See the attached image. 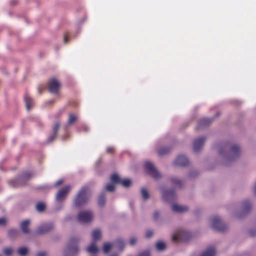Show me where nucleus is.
Wrapping results in <instances>:
<instances>
[{
	"instance_id": "29",
	"label": "nucleus",
	"mask_w": 256,
	"mask_h": 256,
	"mask_svg": "<svg viewBox=\"0 0 256 256\" xmlns=\"http://www.w3.org/2000/svg\"><path fill=\"white\" fill-rule=\"evenodd\" d=\"M170 182L172 184L178 186L179 188H181L182 186V182L180 180L178 179L175 177H172L170 178Z\"/></svg>"
},
{
	"instance_id": "37",
	"label": "nucleus",
	"mask_w": 256,
	"mask_h": 256,
	"mask_svg": "<svg viewBox=\"0 0 256 256\" xmlns=\"http://www.w3.org/2000/svg\"><path fill=\"white\" fill-rule=\"evenodd\" d=\"M106 190L108 192H114L115 190V184L111 182L106 186Z\"/></svg>"
},
{
	"instance_id": "53",
	"label": "nucleus",
	"mask_w": 256,
	"mask_h": 256,
	"mask_svg": "<svg viewBox=\"0 0 256 256\" xmlns=\"http://www.w3.org/2000/svg\"><path fill=\"white\" fill-rule=\"evenodd\" d=\"M0 256H2L0 255Z\"/></svg>"
},
{
	"instance_id": "31",
	"label": "nucleus",
	"mask_w": 256,
	"mask_h": 256,
	"mask_svg": "<svg viewBox=\"0 0 256 256\" xmlns=\"http://www.w3.org/2000/svg\"><path fill=\"white\" fill-rule=\"evenodd\" d=\"M18 234V230L12 229L8 230V236L10 238H14L17 236Z\"/></svg>"
},
{
	"instance_id": "8",
	"label": "nucleus",
	"mask_w": 256,
	"mask_h": 256,
	"mask_svg": "<svg viewBox=\"0 0 256 256\" xmlns=\"http://www.w3.org/2000/svg\"><path fill=\"white\" fill-rule=\"evenodd\" d=\"M71 186H66L60 188L56 196V200L58 202H62L66 198L68 194Z\"/></svg>"
},
{
	"instance_id": "34",
	"label": "nucleus",
	"mask_w": 256,
	"mask_h": 256,
	"mask_svg": "<svg viewBox=\"0 0 256 256\" xmlns=\"http://www.w3.org/2000/svg\"><path fill=\"white\" fill-rule=\"evenodd\" d=\"M28 252V248L26 247L20 248L18 250V254L21 256H25Z\"/></svg>"
},
{
	"instance_id": "30",
	"label": "nucleus",
	"mask_w": 256,
	"mask_h": 256,
	"mask_svg": "<svg viewBox=\"0 0 256 256\" xmlns=\"http://www.w3.org/2000/svg\"><path fill=\"white\" fill-rule=\"evenodd\" d=\"M141 194L142 198L144 200H147L150 198V196L148 191L146 188H142L141 189Z\"/></svg>"
},
{
	"instance_id": "19",
	"label": "nucleus",
	"mask_w": 256,
	"mask_h": 256,
	"mask_svg": "<svg viewBox=\"0 0 256 256\" xmlns=\"http://www.w3.org/2000/svg\"><path fill=\"white\" fill-rule=\"evenodd\" d=\"M216 250L214 247L207 248L200 256H214Z\"/></svg>"
},
{
	"instance_id": "39",
	"label": "nucleus",
	"mask_w": 256,
	"mask_h": 256,
	"mask_svg": "<svg viewBox=\"0 0 256 256\" xmlns=\"http://www.w3.org/2000/svg\"><path fill=\"white\" fill-rule=\"evenodd\" d=\"M154 234V231L152 230H148L146 232V237L147 238H151Z\"/></svg>"
},
{
	"instance_id": "47",
	"label": "nucleus",
	"mask_w": 256,
	"mask_h": 256,
	"mask_svg": "<svg viewBox=\"0 0 256 256\" xmlns=\"http://www.w3.org/2000/svg\"><path fill=\"white\" fill-rule=\"evenodd\" d=\"M62 180H59L58 182H56V183L55 184L56 186H58L60 184H62Z\"/></svg>"
},
{
	"instance_id": "46",
	"label": "nucleus",
	"mask_w": 256,
	"mask_h": 256,
	"mask_svg": "<svg viewBox=\"0 0 256 256\" xmlns=\"http://www.w3.org/2000/svg\"><path fill=\"white\" fill-rule=\"evenodd\" d=\"M46 253L44 252H40L38 253L36 256H46Z\"/></svg>"
},
{
	"instance_id": "38",
	"label": "nucleus",
	"mask_w": 256,
	"mask_h": 256,
	"mask_svg": "<svg viewBox=\"0 0 256 256\" xmlns=\"http://www.w3.org/2000/svg\"><path fill=\"white\" fill-rule=\"evenodd\" d=\"M198 172L196 170H194L189 172L188 177L190 178H194L198 176Z\"/></svg>"
},
{
	"instance_id": "2",
	"label": "nucleus",
	"mask_w": 256,
	"mask_h": 256,
	"mask_svg": "<svg viewBox=\"0 0 256 256\" xmlns=\"http://www.w3.org/2000/svg\"><path fill=\"white\" fill-rule=\"evenodd\" d=\"M91 196V190L88 186L82 187L78 193L74 200V205L80 207L86 204Z\"/></svg>"
},
{
	"instance_id": "4",
	"label": "nucleus",
	"mask_w": 256,
	"mask_h": 256,
	"mask_svg": "<svg viewBox=\"0 0 256 256\" xmlns=\"http://www.w3.org/2000/svg\"><path fill=\"white\" fill-rule=\"evenodd\" d=\"M211 226L214 230L220 232H224L228 228L226 224L218 216L212 218Z\"/></svg>"
},
{
	"instance_id": "9",
	"label": "nucleus",
	"mask_w": 256,
	"mask_h": 256,
	"mask_svg": "<svg viewBox=\"0 0 256 256\" xmlns=\"http://www.w3.org/2000/svg\"><path fill=\"white\" fill-rule=\"evenodd\" d=\"M93 214L90 211H82L78 214V219L82 222L88 223L92 220Z\"/></svg>"
},
{
	"instance_id": "13",
	"label": "nucleus",
	"mask_w": 256,
	"mask_h": 256,
	"mask_svg": "<svg viewBox=\"0 0 256 256\" xmlns=\"http://www.w3.org/2000/svg\"><path fill=\"white\" fill-rule=\"evenodd\" d=\"M206 138L204 136L194 140L193 142L192 147L194 152H198L202 148Z\"/></svg>"
},
{
	"instance_id": "12",
	"label": "nucleus",
	"mask_w": 256,
	"mask_h": 256,
	"mask_svg": "<svg viewBox=\"0 0 256 256\" xmlns=\"http://www.w3.org/2000/svg\"><path fill=\"white\" fill-rule=\"evenodd\" d=\"M191 238L190 234L186 232L182 231L172 236V240L177 242L178 240L187 242Z\"/></svg>"
},
{
	"instance_id": "50",
	"label": "nucleus",
	"mask_w": 256,
	"mask_h": 256,
	"mask_svg": "<svg viewBox=\"0 0 256 256\" xmlns=\"http://www.w3.org/2000/svg\"><path fill=\"white\" fill-rule=\"evenodd\" d=\"M110 256H118V255L116 254H114L110 255Z\"/></svg>"
},
{
	"instance_id": "44",
	"label": "nucleus",
	"mask_w": 256,
	"mask_h": 256,
	"mask_svg": "<svg viewBox=\"0 0 256 256\" xmlns=\"http://www.w3.org/2000/svg\"><path fill=\"white\" fill-rule=\"evenodd\" d=\"M138 256H150V255L148 251H144L139 254Z\"/></svg>"
},
{
	"instance_id": "36",
	"label": "nucleus",
	"mask_w": 256,
	"mask_h": 256,
	"mask_svg": "<svg viewBox=\"0 0 256 256\" xmlns=\"http://www.w3.org/2000/svg\"><path fill=\"white\" fill-rule=\"evenodd\" d=\"M26 108L28 110H30L32 107V101L30 98L25 97L24 98Z\"/></svg>"
},
{
	"instance_id": "10",
	"label": "nucleus",
	"mask_w": 256,
	"mask_h": 256,
	"mask_svg": "<svg viewBox=\"0 0 256 256\" xmlns=\"http://www.w3.org/2000/svg\"><path fill=\"white\" fill-rule=\"evenodd\" d=\"M48 88L50 92L56 94L60 90V83L55 78H52L48 83Z\"/></svg>"
},
{
	"instance_id": "49",
	"label": "nucleus",
	"mask_w": 256,
	"mask_h": 256,
	"mask_svg": "<svg viewBox=\"0 0 256 256\" xmlns=\"http://www.w3.org/2000/svg\"><path fill=\"white\" fill-rule=\"evenodd\" d=\"M90 256H97L98 254H89Z\"/></svg>"
},
{
	"instance_id": "16",
	"label": "nucleus",
	"mask_w": 256,
	"mask_h": 256,
	"mask_svg": "<svg viewBox=\"0 0 256 256\" xmlns=\"http://www.w3.org/2000/svg\"><path fill=\"white\" fill-rule=\"evenodd\" d=\"M86 252L89 254H98L100 250L96 244V242H92L86 248Z\"/></svg>"
},
{
	"instance_id": "33",
	"label": "nucleus",
	"mask_w": 256,
	"mask_h": 256,
	"mask_svg": "<svg viewBox=\"0 0 256 256\" xmlns=\"http://www.w3.org/2000/svg\"><path fill=\"white\" fill-rule=\"evenodd\" d=\"M160 212L159 211L155 210L153 212L152 218L154 221L158 222L160 220Z\"/></svg>"
},
{
	"instance_id": "14",
	"label": "nucleus",
	"mask_w": 256,
	"mask_h": 256,
	"mask_svg": "<svg viewBox=\"0 0 256 256\" xmlns=\"http://www.w3.org/2000/svg\"><path fill=\"white\" fill-rule=\"evenodd\" d=\"M172 210L176 212L184 213L188 212L189 208L186 206L174 204L172 206Z\"/></svg>"
},
{
	"instance_id": "23",
	"label": "nucleus",
	"mask_w": 256,
	"mask_h": 256,
	"mask_svg": "<svg viewBox=\"0 0 256 256\" xmlns=\"http://www.w3.org/2000/svg\"><path fill=\"white\" fill-rule=\"evenodd\" d=\"M60 125L58 123H56L54 128V132L52 135L49 138L48 141H53L56 137Z\"/></svg>"
},
{
	"instance_id": "52",
	"label": "nucleus",
	"mask_w": 256,
	"mask_h": 256,
	"mask_svg": "<svg viewBox=\"0 0 256 256\" xmlns=\"http://www.w3.org/2000/svg\"><path fill=\"white\" fill-rule=\"evenodd\" d=\"M238 218H240L241 216H238Z\"/></svg>"
},
{
	"instance_id": "40",
	"label": "nucleus",
	"mask_w": 256,
	"mask_h": 256,
	"mask_svg": "<svg viewBox=\"0 0 256 256\" xmlns=\"http://www.w3.org/2000/svg\"><path fill=\"white\" fill-rule=\"evenodd\" d=\"M12 250L11 248H6L4 250V254L10 256L12 254Z\"/></svg>"
},
{
	"instance_id": "28",
	"label": "nucleus",
	"mask_w": 256,
	"mask_h": 256,
	"mask_svg": "<svg viewBox=\"0 0 256 256\" xmlns=\"http://www.w3.org/2000/svg\"><path fill=\"white\" fill-rule=\"evenodd\" d=\"M170 151V148L168 147L162 148L158 150V154L159 156H164L168 154Z\"/></svg>"
},
{
	"instance_id": "18",
	"label": "nucleus",
	"mask_w": 256,
	"mask_h": 256,
	"mask_svg": "<svg viewBox=\"0 0 256 256\" xmlns=\"http://www.w3.org/2000/svg\"><path fill=\"white\" fill-rule=\"evenodd\" d=\"M92 236L93 238V240L92 242H96L100 240L102 237V232L101 230L99 229H96L93 230L92 233Z\"/></svg>"
},
{
	"instance_id": "11",
	"label": "nucleus",
	"mask_w": 256,
	"mask_h": 256,
	"mask_svg": "<svg viewBox=\"0 0 256 256\" xmlns=\"http://www.w3.org/2000/svg\"><path fill=\"white\" fill-rule=\"evenodd\" d=\"M162 194V197L164 200L166 202H172L175 199L176 194L172 190H164L162 188H159Z\"/></svg>"
},
{
	"instance_id": "27",
	"label": "nucleus",
	"mask_w": 256,
	"mask_h": 256,
	"mask_svg": "<svg viewBox=\"0 0 256 256\" xmlns=\"http://www.w3.org/2000/svg\"><path fill=\"white\" fill-rule=\"evenodd\" d=\"M113 245V244L110 243H104L102 248L105 254H108L110 251V250H111Z\"/></svg>"
},
{
	"instance_id": "35",
	"label": "nucleus",
	"mask_w": 256,
	"mask_h": 256,
	"mask_svg": "<svg viewBox=\"0 0 256 256\" xmlns=\"http://www.w3.org/2000/svg\"><path fill=\"white\" fill-rule=\"evenodd\" d=\"M120 184H122L124 186L128 188L130 186L132 182L130 180L128 179H125L123 180H122Z\"/></svg>"
},
{
	"instance_id": "43",
	"label": "nucleus",
	"mask_w": 256,
	"mask_h": 256,
	"mask_svg": "<svg viewBox=\"0 0 256 256\" xmlns=\"http://www.w3.org/2000/svg\"><path fill=\"white\" fill-rule=\"evenodd\" d=\"M6 222V220L5 218H0V225L5 226Z\"/></svg>"
},
{
	"instance_id": "42",
	"label": "nucleus",
	"mask_w": 256,
	"mask_h": 256,
	"mask_svg": "<svg viewBox=\"0 0 256 256\" xmlns=\"http://www.w3.org/2000/svg\"><path fill=\"white\" fill-rule=\"evenodd\" d=\"M137 238L136 237H132L130 240V243L131 245H134L136 243Z\"/></svg>"
},
{
	"instance_id": "17",
	"label": "nucleus",
	"mask_w": 256,
	"mask_h": 256,
	"mask_svg": "<svg viewBox=\"0 0 256 256\" xmlns=\"http://www.w3.org/2000/svg\"><path fill=\"white\" fill-rule=\"evenodd\" d=\"M252 204H251L247 201H244L242 204V210L244 214H246L251 210Z\"/></svg>"
},
{
	"instance_id": "45",
	"label": "nucleus",
	"mask_w": 256,
	"mask_h": 256,
	"mask_svg": "<svg viewBox=\"0 0 256 256\" xmlns=\"http://www.w3.org/2000/svg\"><path fill=\"white\" fill-rule=\"evenodd\" d=\"M250 236H254L256 234V228L254 229H252L249 231Z\"/></svg>"
},
{
	"instance_id": "5",
	"label": "nucleus",
	"mask_w": 256,
	"mask_h": 256,
	"mask_svg": "<svg viewBox=\"0 0 256 256\" xmlns=\"http://www.w3.org/2000/svg\"><path fill=\"white\" fill-rule=\"evenodd\" d=\"M146 169L148 174L156 180H160L162 178L161 173L152 163L146 162Z\"/></svg>"
},
{
	"instance_id": "41",
	"label": "nucleus",
	"mask_w": 256,
	"mask_h": 256,
	"mask_svg": "<svg viewBox=\"0 0 256 256\" xmlns=\"http://www.w3.org/2000/svg\"><path fill=\"white\" fill-rule=\"evenodd\" d=\"M76 117L73 114H70V116L69 120H68V123L70 124H72L76 120Z\"/></svg>"
},
{
	"instance_id": "15",
	"label": "nucleus",
	"mask_w": 256,
	"mask_h": 256,
	"mask_svg": "<svg viewBox=\"0 0 256 256\" xmlns=\"http://www.w3.org/2000/svg\"><path fill=\"white\" fill-rule=\"evenodd\" d=\"M188 158L182 155L178 156L175 160L176 164L180 166H186L188 164Z\"/></svg>"
},
{
	"instance_id": "25",
	"label": "nucleus",
	"mask_w": 256,
	"mask_h": 256,
	"mask_svg": "<svg viewBox=\"0 0 256 256\" xmlns=\"http://www.w3.org/2000/svg\"><path fill=\"white\" fill-rule=\"evenodd\" d=\"M212 122V120L210 119H204L200 120L198 124V128H202L207 126Z\"/></svg>"
},
{
	"instance_id": "51",
	"label": "nucleus",
	"mask_w": 256,
	"mask_h": 256,
	"mask_svg": "<svg viewBox=\"0 0 256 256\" xmlns=\"http://www.w3.org/2000/svg\"><path fill=\"white\" fill-rule=\"evenodd\" d=\"M110 150H110V148L108 149V152H110Z\"/></svg>"
},
{
	"instance_id": "1",
	"label": "nucleus",
	"mask_w": 256,
	"mask_h": 256,
	"mask_svg": "<svg viewBox=\"0 0 256 256\" xmlns=\"http://www.w3.org/2000/svg\"><path fill=\"white\" fill-rule=\"evenodd\" d=\"M218 151L219 155L223 158L225 165L238 160L241 154V148L239 145L228 142L220 144Z\"/></svg>"
},
{
	"instance_id": "48",
	"label": "nucleus",
	"mask_w": 256,
	"mask_h": 256,
	"mask_svg": "<svg viewBox=\"0 0 256 256\" xmlns=\"http://www.w3.org/2000/svg\"><path fill=\"white\" fill-rule=\"evenodd\" d=\"M64 40L65 42H67L68 40V37L65 36Z\"/></svg>"
},
{
	"instance_id": "21",
	"label": "nucleus",
	"mask_w": 256,
	"mask_h": 256,
	"mask_svg": "<svg viewBox=\"0 0 256 256\" xmlns=\"http://www.w3.org/2000/svg\"><path fill=\"white\" fill-rule=\"evenodd\" d=\"M30 222L29 220H26L22 222L21 223L20 228L24 233L26 234L28 232V226L29 225Z\"/></svg>"
},
{
	"instance_id": "20",
	"label": "nucleus",
	"mask_w": 256,
	"mask_h": 256,
	"mask_svg": "<svg viewBox=\"0 0 256 256\" xmlns=\"http://www.w3.org/2000/svg\"><path fill=\"white\" fill-rule=\"evenodd\" d=\"M106 202L105 195L104 194H100L98 198V205L100 207L102 208L104 206Z\"/></svg>"
},
{
	"instance_id": "32",
	"label": "nucleus",
	"mask_w": 256,
	"mask_h": 256,
	"mask_svg": "<svg viewBox=\"0 0 256 256\" xmlns=\"http://www.w3.org/2000/svg\"><path fill=\"white\" fill-rule=\"evenodd\" d=\"M118 248H120V251H122L124 248V242L120 240H118L114 244Z\"/></svg>"
},
{
	"instance_id": "26",
	"label": "nucleus",
	"mask_w": 256,
	"mask_h": 256,
	"mask_svg": "<svg viewBox=\"0 0 256 256\" xmlns=\"http://www.w3.org/2000/svg\"><path fill=\"white\" fill-rule=\"evenodd\" d=\"M46 204L44 202H38L36 206V210L40 212H44L46 209Z\"/></svg>"
},
{
	"instance_id": "7",
	"label": "nucleus",
	"mask_w": 256,
	"mask_h": 256,
	"mask_svg": "<svg viewBox=\"0 0 256 256\" xmlns=\"http://www.w3.org/2000/svg\"><path fill=\"white\" fill-rule=\"evenodd\" d=\"M54 228V224L52 222H48L42 224L36 231V234H44L52 230Z\"/></svg>"
},
{
	"instance_id": "22",
	"label": "nucleus",
	"mask_w": 256,
	"mask_h": 256,
	"mask_svg": "<svg viewBox=\"0 0 256 256\" xmlns=\"http://www.w3.org/2000/svg\"><path fill=\"white\" fill-rule=\"evenodd\" d=\"M121 178L116 174H114L111 176L110 181L112 183L116 184H120L121 182Z\"/></svg>"
},
{
	"instance_id": "3",
	"label": "nucleus",
	"mask_w": 256,
	"mask_h": 256,
	"mask_svg": "<svg viewBox=\"0 0 256 256\" xmlns=\"http://www.w3.org/2000/svg\"><path fill=\"white\" fill-rule=\"evenodd\" d=\"M78 238H72L70 239L64 250V256H72L78 254Z\"/></svg>"
},
{
	"instance_id": "24",
	"label": "nucleus",
	"mask_w": 256,
	"mask_h": 256,
	"mask_svg": "<svg viewBox=\"0 0 256 256\" xmlns=\"http://www.w3.org/2000/svg\"><path fill=\"white\" fill-rule=\"evenodd\" d=\"M156 247L158 250L162 251L166 248V245L164 242L158 241L156 244Z\"/></svg>"
},
{
	"instance_id": "6",
	"label": "nucleus",
	"mask_w": 256,
	"mask_h": 256,
	"mask_svg": "<svg viewBox=\"0 0 256 256\" xmlns=\"http://www.w3.org/2000/svg\"><path fill=\"white\" fill-rule=\"evenodd\" d=\"M30 172H24L16 179L10 181V184L14 187L24 186L30 180Z\"/></svg>"
}]
</instances>
